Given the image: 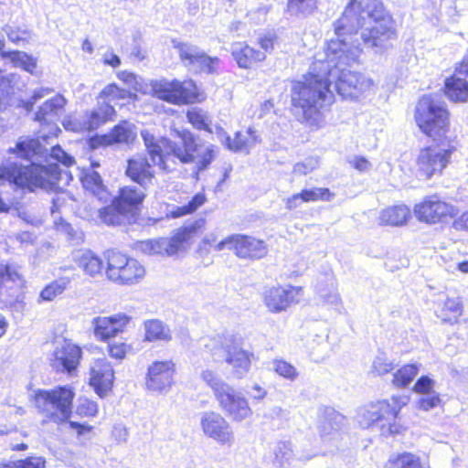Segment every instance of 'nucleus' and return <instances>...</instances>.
Masks as SVG:
<instances>
[{
	"label": "nucleus",
	"mask_w": 468,
	"mask_h": 468,
	"mask_svg": "<svg viewBox=\"0 0 468 468\" xmlns=\"http://www.w3.org/2000/svg\"><path fill=\"white\" fill-rule=\"evenodd\" d=\"M351 0H347L343 16L334 23L335 37L327 42V62L314 63L303 80L293 81L291 88L292 111L299 120H314L320 109L333 102L330 90L333 80L343 99L351 98Z\"/></svg>",
	"instance_id": "f257e3e1"
},
{
	"label": "nucleus",
	"mask_w": 468,
	"mask_h": 468,
	"mask_svg": "<svg viewBox=\"0 0 468 468\" xmlns=\"http://www.w3.org/2000/svg\"><path fill=\"white\" fill-rule=\"evenodd\" d=\"M176 134L180 139V144L165 137L155 138L147 130L141 132V136L153 165H157L165 172H170L171 169L166 164V157L173 155L182 164L195 163L193 174L197 177L198 174L207 170L216 158V146L209 144L202 152H199L201 144L198 143L199 137L197 135L186 129L176 131Z\"/></svg>",
	"instance_id": "f03ea898"
},
{
	"label": "nucleus",
	"mask_w": 468,
	"mask_h": 468,
	"mask_svg": "<svg viewBox=\"0 0 468 468\" xmlns=\"http://www.w3.org/2000/svg\"><path fill=\"white\" fill-rule=\"evenodd\" d=\"M354 15L361 31H353V50L363 52L365 48H379L395 37L393 18L381 0H353Z\"/></svg>",
	"instance_id": "7ed1b4c3"
},
{
	"label": "nucleus",
	"mask_w": 468,
	"mask_h": 468,
	"mask_svg": "<svg viewBox=\"0 0 468 468\" xmlns=\"http://www.w3.org/2000/svg\"><path fill=\"white\" fill-rule=\"evenodd\" d=\"M409 400L408 396H392L389 399L371 403L358 410L357 422L363 429L371 426L378 428L381 435L385 437L399 434L401 426L396 420Z\"/></svg>",
	"instance_id": "20e7f679"
},
{
	"label": "nucleus",
	"mask_w": 468,
	"mask_h": 468,
	"mask_svg": "<svg viewBox=\"0 0 468 468\" xmlns=\"http://www.w3.org/2000/svg\"><path fill=\"white\" fill-rule=\"evenodd\" d=\"M55 182L48 180L41 171L29 165H24L18 162H10L0 166V212H7L9 206L2 197L3 187L10 186L15 189L36 192L37 189H51Z\"/></svg>",
	"instance_id": "39448f33"
},
{
	"label": "nucleus",
	"mask_w": 468,
	"mask_h": 468,
	"mask_svg": "<svg viewBox=\"0 0 468 468\" xmlns=\"http://www.w3.org/2000/svg\"><path fill=\"white\" fill-rule=\"evenodd\" d=\"M145 197V193L136 186L121 187L112 203L99 210V216L110 226L135 223Z\"/></svg>",
	"instance_id": "423d86ee"
},
{
	"label": "nucleus",
	"mask_w": 468,
	"mask_h": 468,
	"mask_svg": "<svg viewBox=\"0 0 468 468\" xmlns=\"http://www.w3.org/2000/svg\"><path fill=\"white\" fill-rule=\"evenodd\" d=\"M201 378L212 389L220 409L232 420L241 421L252 414L247 399L216 372L210 369L203 370Z\"/></svg>",
	"instance_id": "0eeeda50"
},
{
	"label": "nucleus",
	"mask_w": 468,
	"mask_h": 468,
	"mask_svg": "<svg viewBox=\"0 0 468 468\" xmlns=\"http://www.w3.org/2000/svg\"><path fill=\"white\" fill-rule=\"evenodd\" d=\"M415 120L422 133L433 141L444 139L449 125V112L432 96L424 95L420 99L415 110Z\"/></svg>",
	"instance_id": "6e6552de"
},
{
	"label": "nucleus",
	"mask_w": 468,
	"mask_h": 468,
	"mask_svg": "<svg viewBox=\"0 0 468 468\" xmlns=\"http://www.w3.org/2000/svg\"><path fill=\"white\" fill-rule=\"evenodd\" d=\"M217 343L219 346L211 350L214 360L229 365L233 378H243L250 369L253 354L242 347L241 338L235 335L228 334Z\"/></svg>",
	"instance_id": "1a4fd4ad"
},
{
	"label": "nucleus",
	"mask_w": 468,
	"mask_h": 468,
	"mask_svg": "<svg viewBox=\"0 0 468 468\" xmlns=\"http://www.w3.org/2000/svg\"><path fill=\"white\" fill-rule=\"evenodd\" d=\"M74 397L73 388L66 385L50 390H37L35 401L36 406L43 411L48 412L51 419L67 421L72 413Z\"/></svg>",
	"instance_id": "9d476101"
},
{
	"label": "nucleus",
	"mask_w": 468,
	"mask_h": 468,
	"mask_svg": "<svg viewBox=\"0 0 468 468\" xmlns=\"http://www.w3.org/2000/svg\"><path fill=\"white\" fill-rule=\"evenodd\" d=\"M172 46L177 52L184 67L195 74L214 75L218 73L220 59L209 56L199 46L189 42L172 39Z\"/></svg>",
	"instance_id": "9b49d317"
},
{
	"label": "nucleus",
	"mask_w": 468,
	"mask_h": 468,
	"mask_svg": "<svg viewBox=\"0 0 468 468\" xmlns=\"http://www.w3.org/2000/svg\"><path fill=\"white\" fill-rule=\"evenodd\" d=\"M436 142V145L421 149L417 159L420 173L428 179L433 175L442 172L447 166L451 155L456 150L455 145L450 142L446 143L444 139Z\"/></svg>",
	"instance_id": "f8f14e48"
},
{
	"label": "nucleus",
	"mask_w": 468,
	"mask_h": 468,
	"mask_svg": "<svg viewBox=\"0 0 468 468\" xmlns=\"http://www.w3.org/2000/svg\"><path fill=\"white\" fill-rule=\"evenodd\" d=\"M116 116V111L109 103H99L96 108L87 111L82 117L67 116L62 121L65 130L74 133L92 132Z\"/></svg>",
	"instance_id": "ddd939ff"
},
{
	"label": "nucleus",
	"mask_w": 468,
	"mask_h": 468,
	"mask_svg": "<svg viewBox=\"0 0 468 468\" xmlns=\"http://www.w3.org/2000/svg\"><path fill=\"white\" fill-rule=\"evenodd\" d=\"M225 249L234 250L241 259L260 260L267 254L264 241L244 234H231L215 246L218 251Z\"/></svg>",
	"instance_id": "4468645a"
},
{
	"label": "nucleus",
	"mask_w": 468,
	"mask_h": 468,
	"mask_svg": "<svg viewBox=\"0 0 468 468\" xmlns=\"http://www.w3.org/2000/svg\"><path fill=\"white\" fill-rule=\"evenodd\" d=\"M414 214L421 222L435 224L447 217L452 218L455 215V207L437 197H430L415 206Z\"/></svg>",
	"instance_id": "2eb2a0df"
},
{
	"label": "nucleus",
	"mask_w": 468,
	"mask_h": 468,
	"mask_svg": "<svg viewBox=\"0 0 468 468\" xmlns=\"http://www.w3.org/2000/svg\"><path fill=\"white\" fill-rule=\"evenodd\" d=\"M125 176L144 191L153 186L155 177L152 165L144 154H136L127 159Z\"/></svg>",
	"instance_id": "dca6fc26"
},
{
	"label": "nucleus",
	"mask_w": 468,
	"mask_h": 468,
	"mask_svg": "<svg viewBox=\"0 0 468 468\" xmlns=\"http://www.w3.org/2000/svg\"><path fill=\"white\" fill-rule=\"evenodd\" d=\"M52 367L58 372L72 375L78 368L82 356L81 348L69 341H64L54 350Z\"/></svg>",
	"instance_id": "f3484780"
},
{
	"label": "nucleus",
	"mask_w": 468,
	"mask_h": 468,
	"mask_svg": "<svg viewBox=\"0 0 468 468\" xmlns=\"http://www.w3.org/2000/svg\"><path fill=\"white\" fill-rule=\"evenodd\" d=\"M174 372L172 361L154 362L147 370V388L153 391L165 392L172 385Z\"/></svg>",
	"instance_id": "a211bd4d"
},
{
	"label": "nucleus",
	"mask_w": 468,
	"mask_h": 468,
	"mask_svg": "<svg viewBox=\"0 0 468 468\" xmlns=\"http://www.w3.org/2000/svg\"><path fill=\"white\" fill-rule=\"evenodd\" d=\"M200 424L204 433L221 444L229 442L232 438V431L229 422L219 414L214 411H207L203 414Z\"/></svg>",
	"instance_id": "6ab92c4d"
},
{
	"label": "nucleus",
	"mask_w": 468,
	"mask_h": 468,
	"mask_svg": "<svg viewBox=\"0 0 468 468\" xmlns=\"http://www.w3.org/2000/svg\"><path fill=\"white\" fill-rule=\"evenodd\" d=\"M129 322L130 317L124 314H117L108 317H95L92 320L94 335L97 338L107 341L122 333Z\"/></svg>",
	"instance_id": "aec40b11"
},
{
	"label": "nucleus",
	"mask_w": 468,
	"mask_h": 468,
	"mask_svg": "<svg viewBox=\"0 0 468 468\" xmlns=\"http://www.w3.org/2000/svg\"><path fill=\"white\" fill-rule=\"evenodd\" d=\"M114 381L112 367L105 361H99L90 368V385L100 398H105L112 391Z\"/></svg>",
	"instance_id": "412c9836"
},
{
	"label": "nucleus",
	"mask_w": 468,
	"mask_h": 468,
	"mask_svg": "<svg viewBox=\"0 0 468 468\" xmlns=\"http://www.w3.org/2000/svg\"><path fill=\"white\" fill-rule=\"evenodd\" d=\"M205 219L199 218L179 228L169 239H165L166 254L174 255L186 249L189 239L205 226Z\"/></svg>",
	"instance_id": "4be33fe9"
},
{
	"label": "nucleus",
	"mask_w": 468,
	"mask_h": 468,
	"mask_svg": "<svg viewBox=\"0 0 468 468\" xmlns=\"http://www.w3.org/2000/svg\"><path fill=\"white\" fill-rule=\"evenodd\" d=\"M297 294L298 289L292 285L271 287L264 292V303L270 311L279 313L293 303Z\"/></svg>",
	"instance_id": "5701e85b"
},
{
	"label": "nucleus",
	"mask_w": 468,
	"mask_h": 468,
	"mask_svg": "<svg viewBox=\"0 0 468 468\" xmlns=\"http://www.w3.org/2000/svg\"><path fill=\"white\" fill-rule=\"evenodd\" d=\"M346 418L334 409H326L319 424V432L324 441H336L341 437V430Z\"/></svg>",
	"instance_id": "b1692460"
},
{
	"label": "nucleus",
	"mask_w": 468,
	"mask_h": 468,
	"mask_svg": "<svg viewBox=\"0 0 468 468\" xmlns=\"http://www.w3.org/2000/svg\"><path fill=\"white\" fill-rule=\"evenodd\" d=\"M134 125L124 120L114 125L112 130L99 138L103 146L126 144H129L136 138V133L133 131Z\"/></svg>",
	"instance_id": "393cba45"
},
{
	"label": "nucleus",
	"mask_w": 468,
	"mask_h": 468,
	"mask_svg": "<svg viewBox=\"0 0 468 468\" xmlns=\"http://www.w3.org/2000/svg\"><path fill=\"white\" fill-rule=\"evenodd\" d=\"M67 100L60 94L47 100L36 112L34 120L41 125L53 122L60 114Z\"/></svg>",
	"instance_id": "a878e982"
},
{
	"label": "nucleus",
	"mask_w": 468,
	"mask_h": 468,
	"mask_svg": "<svg viewBox=\"0 0 468 468\" xmlns=\"http://www.w3.org/2000/svg\"><path fill=\"white\" fill-rule=\"evenodd\" d=\"M145 273L144 266L135 259H130L126 265L109 280L116 284L130 285L138 282Z\"/></svg>",
	"instance_id": "bb28decb"
},
{
	"label": "nucleus",
	"mask_w": 468,
	"mask_h": 468,
	"mask_svg": "<svg viewBox=\"0 0 468 468\" xmlns=\"http://www.w3.org/2000/svg\"><path fill=\"white\" fill-rule=\"evenodd\" d=\"M73 260L83 271L94 277L101 273L102 260L90 250H79L73 253Z\"/></svg>",
	"instance_id": "cd10ccee"
},
{
	"label": "nucleus",
	"mask_w": 468,
	"mask_h": 468,
	"mask_svg": "<svg viewBox=\"0 0 468 468\" xmlns=\"http://www.w3.org/2000/svg\"><path fill=\"white\" fill-rule=\"evenodd\" d=\"M231 55L241 69H250L253 63L263 61L266 58L264 52L241 44L232 48Z\"/></svg>",
	"instance_id": "c85d7f7f"
},
{
	"label": "nucleus",
	"mask_w": 468,
	"mask_h": 468,
	"mask_svg": "<svg viewBox=\"0 0 468 468\" xmlns=\"http://www.w3.org/2000/svg\"><path fill=\"white\" fill-rule=\"evenodd\" d=\"M198 100V91L193 80L180 81L175 79L174 104H190Z\"/></svg>",
	"instance_id": "c756f323"
},
{
	"label": "nucleus",
	"mask_w": 468,
	"mask_h": 468,
	"mask_svg": "<svg viewBox=\"0 0 468 468\" xmlns=\"http://www.w3.org/2000/svg\"><path fill=\"white\" fill-rule=\"evenodd\" d=\"M9 154H16L25 160H31L34 156L43 154V145L35 138H19L15 147L8 149Z\"/></svg>",
	"instance_id": "7c9ffc66"
},
{
	"label": "nucleus",
	"mask_w": 468,
	"mask_h": 468,
	"mask_svg": "<svg viewBox=\"0 0 468 468\" xmlns=\"http://www.w3.org/2000/svg\"><path fill=\"white\" fill-rule=\"evenodd\" d=\"M144 340L148 342H170L172 333L167 324L158 319H151L144 322Z\"/></svg>",
	"instance_id": "2f4dec72"
},
{
	"label": "nucleus",
	"mask_w": 468,
	"mask_h": 468,
	"mask_svg": "<svg viewBox=\"0 0 468 468\" xmlns=\"http://www.w3.org/2000/svg\"><path fill=\"white\" fill-rule=\"evenodd\" d=\"M81 184L84 189L96 197L99 200H106L108 197L107 187L103 184L101 175L94 170L86 171L81 176Z\"/></svg>",
	"instance_id": "473e14b6"
},
{
	"label": "nucleus",
	"mask_w": 468,
	"mask_h": 468,
	"mask_svg": "<svg viewBox=\"0 0 468 468\" xmlns=\"http://www.w3.org/2000/svg\"><path fill=\"white\" fill-rule=\"evenodd\" d=\"M444 92L452 101H465L468 99V80L452 75L445 80Z\"/></svg>",
	"instance_id": "72a5a7b5"
},
{
	"label": "nucleus",
	"mask_w": 468,
	"mask_h": 468,
	"mask_svg": "<svg viewBox=\"0 0 468 468\" xmlns=\"http://www.w3.org/2000/svg\"><path fill=\"white\" fill-rule=\"evenodd\" d=\"M410 217V211L405 205L389 207L384 209L380 215L382 224L390 226H402Z\"/></svg>",
	"instance_id": "f704fd0d"
},
{
	"label": "nucleus",
	"mask_w": 468,
	"mask_h": 468,
	"mask_svg": "<svg viewBox=\"0 0 468 468\" xmlns=\"http://www.w3.org/2000/svg\"><path fill=\"white\" fill-rule=\"evenodd\" d=\"M186 118L188 122L197 130L205 131L209 133H214L211 128L212 119L207 112L200 108H193L187 111Z\"/></svg>",
	"instance_id": "c9c22d12"
},
{
	"label": "nucleus",
	"mask_w": 468,
	"mask_h": 468,
	"mask_svg": "<svg viewBox=\"0 0 468 468\" xmlns=\"http://www.w3.org/2000/svg\"><path fill=\"white\" fill-rule=\"evenodd\" d=\"M419 371V364L404 365L393 374L392 384L397 388H407L416 378Z\"/></svg>",
	"instance_id": "e433bc0d"
},
{
	"label": "nucleus",
	"mask_w": 468,
	"mask_h": 468,
	"mask_svg": "<svg viewBox=\"0 0 468 468\" xmlns=\"http://www.w3.org/2000/svg\"><path fill=\"white\" fill-rule=\"evenodd\" d=\"M374 93V81L363 73L353 72V101Z\"/></svg>",
	"instance_id": "4c0bfd02"
},
{
	"label": "nucleus",
	"mask_w": 468,
	"mask_h": 468,
	"mask_svg": "<svg viewBox=\"0 0 468 468\" xmlns=\"http://www.w3.org/2000/svg\"><path fill=\"white\" fill-rule=\"evenodd\" d=\"M151 88L154 97L174 104L175 79L172 80L165 79L152 80Z\"/></svg>",
	"instance_id": "58836bf2"
},
{
	"label": "nucleus",
	"mask_w": 468,
	"mask_h": 468,
	"mask_svg": "<svg viewBox=\"0 0 468 468\" xmlns=\"http://www.w3.org/2000/svg\"><path fill=\"white\" fill-rule=\"evenodd\" d=\"M136 95L131 92L128 90L122 89L119 87L115 83L108 84L106 87L102 89L100 92L98 99L108 100V101H101V103H109L110 105L112 101H115L118 100H125V99H135ZM101 101H98V104Z\"/></svg>",
	"instance_id": "ea45409f"
},
{
	"label": "nucleus",
	"mask_w": 468,
	"mask_h": 468,
	"mask_svg": "<svg viewBox=\"0 0 468 468\" xmlns=\"http://www.w3.org/2000/svg\"><path fill=\"white\" fill-rule=\"evenodd\" d=\"M386 468H422L419 456L403 452L390 456L386 463Z\"/></svg>",
	"instance_id": "a19ab883"
},
{
	"label": "nucleus",
	"mask_w": 468,
	"mask_h": 468,
	"mask_svg": "<svg viewBox=\"0 0 468 468\" xmlns=\"http://www.w3.org/2000/svg\"><path fill=\"white\" fill-rule=\"evenodd\" d=\"M317 0H288L287 13L290 16L305 17L316 8Z\"/></svg>",
	"instance_id": "79ce46f5"
},
{
	"label": "nucleus",
	"mask_w": 468,
	"mask_h": 468,
	"mask_svg": "<svg viewBox=\"0 0 468 468\" xmlns=\"http://www.w3.org/2000/svg\"><path fill=\"white\" fill-rule=\"evenodd\" d=\"M69 283L68 278L56 280L45 286L39 293V302H50L61 294Z\"/></svg>",
	"instance_id": "37998d69"
},
{
	"label": "nucleus",
	"mask_w": 468,
	"mask_h": 468,
	"mask_svg": "<svg viewBox=\"0 0 468 468\" xmlns=\"http://www.w3.org/2000/svg\"><path fill=\"white\" fill-rule=\"evenodd\" d=\"M206 200L207 198L205 194L197 193L192 197V198L188 201L187 204L176 207V209L172 212V216L174 218H179L192 214L196 212L202 205H204Z\"/></svg>",
	"instance_id": "c03bdc74"
},
{
	"label": "nucleus",
	"mask_w": 468,
	"mask_h": 468,
	"mask_svg": "<svg viewBox=\"0 0 468 468\" xmlns=\"http://www.w3.org/2000/svg\"><path fill=\"white\" fill-rule=\"evenodd\" d=\"M304 202L330 201L335 194L327 187H313L302 190Z\"/></svg>",
	"instance_id": "a18cd8bd"
},
{
	"label": "nucleus",
	"mask_w": 468,
	"mask_h": 468,
	"mask_svg": "<svg viewBox=\"0 0 468 468\" xmlns=\"http://www.w3.org/2000/svg\"><path fill=\"white\" fill-rule=\"evenodd\" d=\"M274 463L281 468L284 467L293 456L292 443L290 441H279L274 448Z\"/></svg>",
	"instance_id": "49530a36"
},
{
	"label": "nucleus",
	"mask_w": 468,
	"mask_h": 468,
	"mask_svg": "<svg viewBox=\"0 0 468 468\" xmlns=\"http://www.w3.org/2000/svg\"><path fill=\"white\" fill-rule=\"evenodd\" d=\"M130 259L131 258L118 251L109 252L106 269L107 277L110 279L111 277L115 275V273H117V271L121 270L122 267L126 265V261H130Z\"/></svg>",
	"instance_id": "de8ad7c7"
},
{
	"label": "nucleus",
	"mask_w": 468,
	"mask_h": 468,
	"mask_svg": "<svg viewBox=\"0 0 468 468\" xmlns=\"http://www.w3.org/2000/svg\"><path fill=\"white\" fill-rule=\"evenodd\" d=\"M272 366L273 370L287 380L294 381L299 376L297 368L283 359H274Z\"/></svg>",
	"instance_id": "09e8293b"
},
{
	"label": "nucleus",
	"mask_w": 468,
	"mask_h": 468,
	"mask_svg": "<svg viewBox=\"0 0 468 468\" xmlns=\"http://www.w3.org/2000/svg\"><path fill=\"white\" fill-rule=\"evenodd\" d=\"M137 249L149 255L162 254L164 251L166 253L165 239L160 238L157 239L140 241L137 245Z\"/></svg>",
	"instance_id": "8fccbe9b"
},
{
	"label": "nucleus",
	"mask_w": 468,
	"mask_h": 468,
	"mask_svg": "<svg viewBox=\"0 0 468 468\" xmlns=\"http://www.w3.org/2000/svg\"><path fill=\"white\" fill-rule=\"evenodd\" d=\"M442 313L448 312L450 313L449 317H442L443 322L452 323V321L456 322L457 318L461 316L463 313V305L459 298H447L444 303L443 308L441 310Z\"/></svg>",
	"instance_id": "3c124183"
},
{
	"label": "nucleus",
	"mask_w": 468,
	"mask_h": 468,
	"mask_svg": "<svg viewBox=\"0 0 468 468\" xmlns=\"http://www.w3.org/2000/svg\"><path fill=\"white\" fill-rule=\"evenodd\" d=\"M97 402L87 398H80L76 407V414L80 417H95L98 413Z\"/></svg>",
	"instance_id": "603ef678"
},
{
	"label": "nucleus",
	"mask_w": 468,
	"mask_h": 468,
	"mask_svg": "<svg viewBox=\"0 0 468 468\" xmlns=\"http://www.w3.org/2000/svg\"><path fill=\"white\" fill-rule=\"evenodd\" d=\"M394 368V363L389 361L385 355L377 356L372 363V372L378 376L388 374L393 371Z\"/></svg>",
	"instance_id": "864d4df0"
},
{
	"label": "nucleus",
	"mask_w": 468,
	"mask_h": 468,
	"mask_svg": "<svg viewBox=\"0 0 468 468\" xmlns=\"http://www.w3.org/2000/svg\"><path fill=\"white\" fill-rule=\"evenodd\" d=\"M13 60L18 67L30 73L37 68L36 59L31 55L23 51H16Z\"/></svg>",
	"instance_id": "5fc2aeb1"
},
{
	"label": "nucleus",
	"mask_w": 468,
	"mask_h": 468,
	"mask_svg": "<svg viewBox=\"0 0 468 468\" xmlns=\"http://www.w3.org/2000/svg\"><path fill=\"white\" fill-rule=\"evenodd\" d=\"M50 157L66 167L71 166L74 163V157L65 152L58 144L53 146L50 150Z\"/></svg>",
	"instance_id": "6e6d98bb"
},
{
	"label": "nucleus",
	"mask_w": 468,
	"mask_h": 468,
	"mask_svg": "<svg viewBox=\"0 0 468 468\" xmlns=\"http://www.w3.org/2000/svg\"><path fill=\"white\" fill-rule=\"evenodd\" d=\"M319 161L316 157L310 156L303 162L296 163L293 166V174L305 176L314 171L318 166Z\"/></svg>",
	"instance_id": "4d7b16f0"
},
{
	"label": "nucleus",
	"mask_w": 468,
	"mask_h": 468,
	"mask_svg": "<svg viewBox=\"0 0 468 468\" xmlns=\"http://www.w3.org/2000/svg\"><path fill=\"white\" fill-rule=\"evenodd\" d=\"M441 403L440 395L437 392L422 395L417 401V407L420 410L428 411L436 408Z\"/></svg>",
	"instance_id": "13d9d810"
},
{
	"label": "nucleus",
	"mask_w": 468,
	"mask_h": 468,
	"mask_svg": "<svg viewBox=\"0 0 468 468\" xmlns=\"http://www.w3.org/2000/svg\"><path fill=\"white\" fill-rule=\"evenodd\" d=\"M435 381L429 376H421L414 384L413 390L422 395L435 392L433 390Z\"/></svg>",
	"instance_id": "bf43d9fd"
},
{
	"label": "nucleus",
	"mask_w": 468,
	"mask_h": 468,
	"mask_svg": "<svg viewBox=\"0 0 468 468\" xmlns=\"http://www.w3.org/2000/svg\"><path fill=\"white\" fill-rule=\"evenodd\" d=\"M249 144L250 141L245 134H243L241 132H236L234 138H231V142L228 150L233 153H239L243 151L249 145Z\"/></svg>",
	"instance_id": "052dcab7"
},
{
	"label": "nucleus",
	"mask_w": 468,
	"mask_h": 468,
	"mask_svg": "<svg viewBox=\"0 0 468 468\" xmlns=\"http://www.w3.org/2000/svg\"><path fill=\"white\" fill-rule=\"evenodd\" d=\"M16 461L19 468H46V459L41 456H28Z\"/></svg>",
	"instance_id": "680f3d73"
},
{
	"label": "nucleus",
	"mask_w": 468,
	"mask_h": 468,
	"mask_svg": "<svg viewBox=\"0 0 468 468\" xmlns=\"http://www.w3.org/2000/svg\"><path fill=\"white\" fill-rule=\"evenodd\" d=\"M57 229L65 233L69 240L79 241L81 237L80 234L74 229L71 224L68 223L63 218H59L58 222H56Z\"/></svg>",
	"instance_id": "e2e57ef3"
},
{
	"label": "nucleus",
	"mask_w": 468,
	"mask_h": 468,
	"mask_svg": "<svg viewBox=\"0 0 468 468\" xmlns=\"http://www.w3.org/2000/svg\"><path fill=\"white\" fill-rule=\"evenodd\" d=\"M289 410L278 406H273L264 411L263 418L268 420H286L289 418Z\"/></svg>",
	"instance_id": "0e129e2a"
},
{
	"label": "nucleus",
	"mask_w": 468,
	"mask_h": 468,
	"mask_svg": "<svg viewBox=\"0 0 468 468\" xmlns=\"http://www.w3.org/2000/svg\"><path fill=\"white\" fill-rule=\"evenodd\" d=\"M15 239L20 243L21 246L34 245L37 239V235L29 230H23L15 233Z\"/></svg>",
	"instance_id": "69168bd1"
},
{
	"label": "nucleus",
	"mask_w": 468,
	"mask_h": 468,
	"mask_svg": "<svg viewBox=\"0 0 468 468\" xmlns=\"http://www.w3.org/2000/svg\"><path fill=\"white\" fill-rule=\"evenodd\" d=\"M16 214L19 218L30 226L40 227L43 223V221L38 217L31 214L24 208H16Z\"/></svg>",
	"instance_id": "338daca9"
},
{
	"label": "nucleus",
	"mask_w": 468,
	"mask_h": 468,
	"mask_svg": "<svg viewBox=\"0 0 468 468\" xmlns=\"http://www.w3.org/2000/svg\"><path fill=\"white\" fill-rule=\"evenodd\" d=\"M109 355L116 359H122L126 354V345L124 343H109Z\"/></svg>",
	"instance_id": "774afa93"
}]
</instances>
